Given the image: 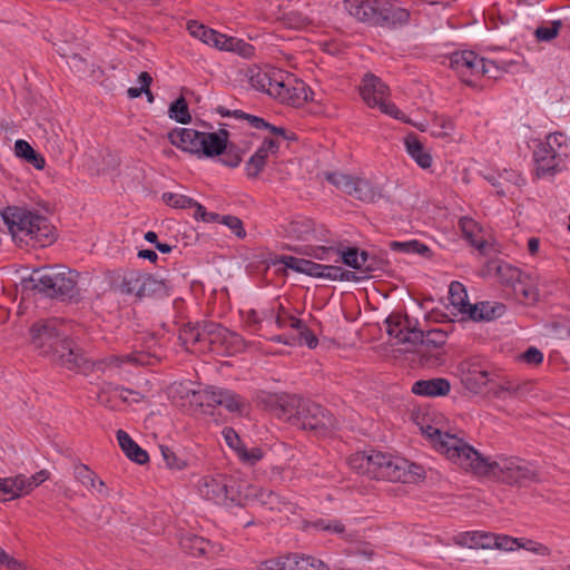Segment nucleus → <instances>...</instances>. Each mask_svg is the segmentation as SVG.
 I'll use <instances>...</instances> for the list:
<instances>
[{"label":"nucleus","instance_id":"1","mask_svg":"<svg viewBox=\"0 0 570 570\" xmlns=\"http://www.w3.org/2000/svg\"><path fill=\"white\" fill-rule=\"evenodd\" d=\"M30 336L35 348L53 363L85 374L92 370L94 363L60 331L56 320H40L33 323Z\"/></svg>","mask_w":570,"mask_h":570},{"label":"nucleus","instance_id":"2","mask_svg":"<svg viewBox=\"0 0 570 570\" xmlns=\"http://www.w3.org/2000/svg\"><path fill=\"white\" fill-rule=\"evenodd\" d=\"M173 146L198 158H213L222 156L220 163L227 167L239 166L244 150L237 145L229 142V132L219 129L217 132H203L193 128H175L167 135Z\"/></svg>","mask_w":570,"mask_h":570},{"label":"nucleus","instance_id":"3","mask_svg":"<svg viewBox=\"0 0 570 570\" xmlns=\"http://www.w3.org/2000/svg\"><path fill=\"white\" fill-rule=\"evenodd\" d=\"M273 399L274 414L298 429L325 433L335 426L333 415L315 402L297 395H282Z\"/></svg>","mask_w":570,"mask_h":570},{"label":"nucleus","instance_id":"4","mask_svg":"<svg viewBox=\"0 0 570 570\" xmlns=\"http://www.w3.org/2000/svg\"><path fill=\"white\" fill-rule=\"evenodd\" d=\"M422 432L429 438L436 451L442 453L453 464L476 475H487L497 465L482 456L463 439L449 432L428 425Z\"/></svg>","mask_w":570,"mask_h":570},{"label":"nucleus","instance_id":"5","mask_svg":"<svg viewBox=\"0 0 570 570\" xmlns=\"http://www.w3.org/2000/svg\"><path fill=\"white\" fill-rule=\"evenodd\" d=\"M13 239L35 247H46L55 240V227L48 219L23 207L9 206L1 212Z\"/></svg>","mask_w":570,"mask_h":570},{"label":"nucleus","instance_id":"6","mask_svg":"<svg viewBox=\"0 0 570 570\" xmlns=\"http://www.w3.org/2000/svg\"><path fill=\"white\" fill-rule=\"evenodd\" d=\"M78 276L76 271L67 267L47 266L33 269L22 285L47 298L72 301L79 296Z\"/></svg>","mask_w":570,"mask_h":570},{"label":"nucleus","instance_id":"7","mask_svg":"<svg viewBox=\"0 0 570 570\" xmlns=\"http://www.w3.org/2000/svg\"><path fill=\"white\" fill-rule=\"evenodd\" d=\"M344 8L356 20L372 26H394L409 20L405 9L395 7L391 0H344Z\"/></svg>","mask_w":570,"mask_h":570},{"label":"nucleus","instance_id":"8","mask_svg":"<svg viewBox=\"0 0 570 570\" xmlns=\"http://www.w3.org/2000/svg\"><path fill=\"white\" fill-rule=\"evenodd\" d=\"M243 482L232 475L210 474L198 481L199 494L208 501L217 504H243Z\"/></svg>","mask_w":570,"mask_h":570},{"label":"nucleus","instance_id":"9","mask_svg":"<svg viewBox=\"0 0 570 570\" xmlns=\"http://www.w3.org/2000/svg\"><path fill=\"white\" fill-rule=\"evenodd\" d=\"M374 460L373 479L376 480L412 483L425 476V470L422 465L411 463L401 456L379 451L374 453Z\"/></svg>","mask_w":570,"mask_h":570},{"label":"nucleus","instance_id":"10","mask_svg":"<svg viewBox=\"0 0 570 570\" xmlns=\"http://www.w3.org/2000/svg\"><path fill=\"white\" fill-rule=\"evenodd\" d=\"M501 298L529 304L538 298L531 277L510 264H501Z\"/></svg>","mask_w":570,"mask_h":570},{"label":"nucleus","instance_id":"11","mask_svg":"<svg viewBox=\"0 0 570 570\" xmlns=\"http://www.w3.org/2000/svg\"><path fill=\"white\" fill-rule=\"evenodd\" d=\"M566 142L567 137L563 134L554 132L537 146L533 157L539 176L554 175L562 169L567 157L566 149H568Z\"/></svg>","mask_w":570,"mask_h":570},{"label":"nucleus","instance_id":"12","mask_svg":"<svg viewBox=\"0 0 570 570\" xmlns=\"http://www.w3.org/2000/svg\"><path fill=\"white\" fill-rule=\"evenodd\" d=\"M293 252L313 257L318 261H333L334 263H343L346 266L362 272V258L363 252L358 250L356 247H347L344 246H314V245H303L291 248Z\"/></svg>","mask_w":570,"mask_h":570},{"label":"nucleus","instance_id":"13","mask_svg":"<svg viewBox=\"0 0 570 570\" xmlns=\"http://www.w3.org/2000/svg\"><path fill=\"white\" fill-rule=\"evenodd\" d=\"M450 67L468 85H472V76L483 75L489 78H497L499 67L495 61L480 58L474 51H456L450 57Z\"/></svg>","mask_w":570,"mask_h":570},{"label":"nucleus","instance_id":"14","mask_svg":"<svg viewBox=\"0 0 570 570\" xmlns=\"http://www.w3.org/2000/svg\"><path fill=\"white\" fill-rule=\"evenodd\" d=\"M326 179L336 188L364 203H374L381 198V189L370 180L343 173H330Z\"/></svg>","mask_w":570,"mask_h":570},{"label":"nucleus","instance_id":"15","mask_svg":"<svg viewBox=\"0 0 570 570\" xmlns=\"http://www.w3.org/2000/svg\"><path fill=\"white\" fill-rule=\"evenodd\" d=\"M309 92L304 81L283 72V77L276 79L271 97L282 104L301 107L309 99Z\"/></svg>","mask_w":570,"mask_h":570},{"label":"nucleus","instance_id":"16","mask_svg":"<svg viewBox=\"0 0 570 570\" xmlns=\"http://www.w3.org/2000/svg\"><path fill=\"white\" fill-rule=\"evenodd\" d=\"M200 330L203 345H208L212 350H215L216 346H224L237 352L243 347V338L218 323L203 322Z\"/></svg>","mask_w":570,"mask_h":570},{"label":"nucleus","instance_id":"17","mask_svg":"<svg viewBox=\"0 0 570 570\" xmlns=\"http://www.w3.org/2000/svg\"><path fill=\"white\" fill-rule=\"evenodd\" d=\"M537 480V474L529 465L518 458L501 459V483L523 487Z\"/></svg>","mask_w":570,"mask_h":570},{"label":"nucleus","instance_id":"18","mask_svg":"<svg viewBox=\"0 0 570 570\" xmlns=\"http://www.w3.org/2000/svg\"><path fill=\"white\" fill-rule=\"evenodd\" d=\"M202 403L208 406H223L229 412H242L246 401L230 390L207 387L202 392Z\"/></svg>","mask_w":570,"mask_h":570},{"label":"nucleus","instance_id":"19","mask_svg":"<svg viewBox=\"0 0 570 570\" xmlns=\"http://www.w3.org/2000/svg\"><path fill=\"white\" fill-rule=\"evenodd\" d=\"M385 323L387 334L395 337L399 343L413 345L417 337H422V330L416 328V321L413 322L407 315L392 314Z\"/></svg>","mask_w":570,"mask_h":570},{"label":"nucleus","instance_id":"20","mask_svg":"<svg viewBox=\"0 0 570 570\" xmlns=\"http://www.w3.org/2000/svg\"><path fill=\"white\" fill-rule=\"evenodd\" d=\"M521 549L541 557H550L552 554V550L544 543L532 539L501 534V554L518 553Z\"/></svg>","mask_w":570,"mask_h":570},{"label":"nucleus","instance_id":"21","mask_svg":"<svg viewBox=\"0 0 570 570\" xmlns=\"http://www.w3.org/2000/svg\"><path fill=\"white\" fill-rule=\"evenodd\" d=\"M456 546L469 549H495L499 548V535L485 531H466L454 535Z\"/></svg>","mask_w":570,"mask_h":570},{"label":"nucleus","instance_id":"22","mask_svg":"<svg viewBox=\"0 0 570 570\" xmlns=\"http://www.w3.org/2000/svg\"><path fill=\"white\" fill-rule=\"evenodd\" d=\"M389 92L387 86L375 75L365 73L360 87V94L368 107H376Z\"/></svg>","mask_w":570,"mask_h":570},{"label":"nucleus","instance_id":"23","mask_svg":"<svg viewBox=\"0 0 570 570\" xmlns=\"http://www.w3.org/2000/svg\"><path fill=\"white\" fill-rule=\"evenodd\" d=\"M179 544L187 554L193 557L204 556L212 558L219 552V547L217 544H214L205 538L194 533H186L181 535Z\"/></svg>","mask_w":570,"mask_h":570},{"label":"nucleus","instance_id":"24","mask_svg":"<svg viewBox=\"0 0 570 570\" xmlns=\"http://www.w3.org/2000/svg\"><path fill=\"white\" fill-rule=\"evenodd\" d=\"M495 376V370H489L481 364H474L464 373L462 382L471 392L480 393Z\"/></svg>","mask_w":570,"mask_h":570},{"label":"nucleus","instance_id":"25","mask_svg":"<svg viewBox=\"0 0 570 570\" xmlns=\"http://www.w3.org/2000/svg\"><path fill=\"white\" fill-rule=\"evenodd\" d=\"M451 384L444 377H434L430 380H419L412 385V393L421 396H444L449 394Z\"/></svg>","mask_w":570,"mask_h":570},{"label":"nucleus","instance_id":"26","mask_svg":"<svg viewBox=\"0 0 570 570\" xmlns=\"http://www.w3.org/2000/svg\"><path fill=\"white\" fill-rule=\"evenodd\" d=\"M283 77V71L279 69H250L249 70V83L253 88L272 96V89L276 82V79Z\"/></svg>","mask_w":570,"mask_h":570},{"label":"nucleus","instance_id":"27","mask_svg":"<svg viewBox=\"0 0 570 570\" xmlns=\"http://www.w3.org/2000/svg\"><path fill=\"white\" fill-rule=\"evenodd\" d=\"M286 233L289 237L303 242H312L318 239L316 236L315 224L309 218H296L288 223Z\"/></svg>","mask_w":570,"mask_h":570},{"label":"nucleus","instance_id":"28","mask_svg":"<svg viewBox=\"0 0 570 570\" xmlns=\"http://www.w3.org/2000/svg\"><path fill=\"white\" fill-rule=\"evenodd\" d=\"M73 476L87 490L96 491L100 494H107L105 491V482L100 480L88 465L82 463L76 464L73 468Z\"/></svg>","mask_w":570,"mask_h":570},{"label":"nucleus","instance_id":"29","mask_svg":"<svg viewBox=\"0 0 570 570\" xmlns=\"http://www.w3.org/2000/svg\"><path fill=\"white\" fill-rule=\"evenodd\" d=\"M117 440L119 446L121 448V450L129 460L138 464H144L148 462V453L144 449H141L127 432L118 430Z\"/></svg>","mask_w":570,"mask_h":570},{"label":"nucleus","instance_id":"30","mask_svg":"<svg viewBox=\"0 0 570 570\" xmlns=\"http://www.w3.org/2000/svg\"><path fill=\"white\" fill-rule=\"evenodd\" d=\"M279 263H282L285 267H287L294 272L306 274L312 277L318 278L320 275H322V273H321V269H323L322 264L312 262L309 259L283 255L279 258Z\"/></svg>","mask_w":570,"mask_h":570},{"label":"nucleus","instance_id":"31","mask_svg":"<svg viewBox=\"0 0 570 570\" xmlns=\"http://www.w3.org/2000/svg\"><path fill=\"white\" fill-rule=\"evenodd\" d=\"M404 145L407 154L423 169H428L432 165V156L425 150L419 138L411 134L404 138Z\"/></svg>","mask_w":570,"mask_h":570},{"label":"nucleus","instance_id":"32","mask_svg":"<svg viewBox=\"0 0 570 570\" xmlns=\"http://www.w3.org/2000/svg\"><path fill=\"white\" fill-rule=\"evenodd\" d=\"M374 453H376V451H371L368 453L356 452L348 456L347 463L356 473L373 479V468L375 465Z\"/></svg>","mask_w":570,"mask_h":570},{"label":"nucleus","instance_id":"33","mask_svg":"<svg viewBox=\"0 0 570 570\" xmlns=\"http://www.w3.org/2000/svg\"><path fill=\"white\" fill-rule=\"evenodd\" d=\"M24 493V475L0 479V501H10Z\"/></svg>","mask_w":570,"mask_h":570},{"label":"nucleus","instance_id":"34","mask_svg":"<svg viewBox=\"0 0 570 570\" xmlns=\"http://www.w3.org/2000/svg\"><path fill=\"white\" fill-rule=\"evenodd\" d=\"M362 264L361 274H363L365 278L381 277L382 273L389 267L387 259L376 255H370L365 250L363 252Z\"/></svg>","mask_w":570,"mask_h":570},{"label":"nucleus","instance_id":"35","mask_svg":"<svg viewBox=\"0 0 570 570\" xmlns=\"http://www.w3.org/2000/svg\"><path fill=\"white\" fill-rule=\"evenodd\" d=\"M304 557L288 556L263 562L257 570H305Z\"/></svg>","mask_w":570,"mask_h":570},{"label":"nucleus","instance_id":"36","mask_svg":"<svg viewBox=\"0 0 570 570\" xmlns=\"http://www.w3.org/2000/svg\"><path fill=\"white\" fill-rule=\"evenodd\" d=\"M448 341V332L441 328H433L429 331L422 330V337H417L413 345H422L428 352L440 350Z\"/></svg>","mask_w":570,"mask_h":570},{"label":"nucleus","instance_id":"37","mask_svg":"<svg viewBox=\"0 0 570 570\" xmlns=\"http://www.w3.org/2000/svg\"><path fill=\"white\" fill-rule=\"evenodd\" d=\"M308 527L316 531L342 534L343 538L348 542H352L355 540V534L354 533H345V525L343 524L342 521L336 520V519L320 518V519H316V520L309 522Z\"/></svg>","mask_w":570,"mask_h":570},{"label":"nucleus","instance_id":"38","mask_svg":"<svg viewBox=\"0 0 570 570\" xmlns=\"http://www.w3.org/2000/svg\"><path fill=\"white\" fill-rule=\"evenodd\" d=\"M200 323L184 325L179 331V341L187 351H195L198 344L203 345Z\"/></svg>","mask_w":570,"mask_h":570},{"label":"nucleus","instance_id":"39","mask_svg":"<svg viewBox=\"0 0 570 570\" xmlns=\"http://www.w3.org/2000/svg\"><path fill=\"white\" fill-rule=\"evenodd\" d=\"M144 276L145 273H140L138 271H130L126 273L120 284L121 293L135 295L137 298L141 299Z\"/></svg>","mask_w":570,"mask_h":570},{"label":"nucleus","instance_id":"40","mask_svg":"<svg viewBox=\"0 0 570 570\" xmlns=\"http://www.w3.org/2000/svg\"><path fill=\"white\" fill-rule=\"evenodd\" d=\"M169 286L165 279H158L150 274H145L142 281L141 299L155 296L168 295Z\"/></svg>","mask_w":570,"mask_h":570},{"label":"nucleus","instance_id":"41","mask_svg":"<svg viewBox=\"0 0 570 570\" xmlns=\"http://www.w3.org/2000/svg\"><path fill=\"white\" fill-rule=\"evenodd\" d=\"M14 151L18 157L26 159L37 169H42L46 165L45 158L40 156L26 140H17L14 144Z\"/></svg>","mask_w":570,"mask_h":570},{"label":"nucleus","instance_id":"42","mask_svg":"<svg viewBox=\"0 0 570 570\" xmlns=\"http://www.w3.org/2000/svg\"><path fill=\"white\" fill-rule=\"evenodd\" d=\"M273 493L274 492L271 490L257 488L243 482V497L245 498L242 505H247L252 502L266 508L267 501H269Z\"/></svg>","mask_w":570,"mask_h":570},{"label":"nucleus","instance_id":"43","mask_svg":"<svg viewBox=\"0 0 570 570\" xmlns=\"http://www.w3.org/2000/svg\"><path fill=\"white\" fill-rule=\"evenodd\" d=\"M449 299L460 313L465 314V309L470 303L468 302L466 291L460 282H452L450 284Z\"/></svg>","mask_w":570,"mask_h":570},{"label":"nucleus","instance_id":"44","mask_svg":"<svg viewBox=\"0 0 570 570\" xmlns=\"http://www.w3.org/2000/svg\"><path fill=\"white\" fill-rule=\"evenodd\" d=\"M465 314L473 321H490L494 318L495 307L489 302H480L474 305L469 304Z\"/></svg>","mask_w":570,"mask_h":570},{"label":"nucleus","instance_id":"45","mask_svg":"<svg viewBox=\"0 0 570 570\" xmlns=\"http://www.w3.org/2000/svg\"><path fill=\"white\" fill-rule=\"evenodd\" d=\"M459 227L461 228L463 236L471 243V245L476 247L481 253H484L485 247L488 246L487 242L474 239V233L478 229V224L475 220L469 217H462L459 220Z\"/></svg>","mask_w":570,"mask_h":570},{"label":"nucleus","instance_id":"46","mask_svg":"<svg viewBox=\"0 0 570 570\" xmlns=\"http://www.w3.org/2000/svg\"><path fill=\"white\" fill-rule=\"evenodd\" d=\"M168 114L171 119L179 124L186 125L191 121L188 104L184 97H179L170 104Z\"/></svg>","mask_w":570,"mask_h":570},{"label":"nucleus","instance_id":"47","mask_svg":"<svg viewBox=\"0 0 570 570\" xmlns=\"http://www.w3.org/2000/svg\"><path fill=\"white\" fill-rule=\"evenodd\" d=\"M267 155L265 154V149H257L255 154L248 159L246 163V173L249 178H257L258 175L263 171Z\"/></svg>","mask_w":570,"mask_h":570},{"label":"nucleus","instance_id":"48","mask_svg":"<svg viewBox=\"0 0 570 570\" xmlns=\"http://www.w3.org/2000/svg\"><path fill=\"white\" fill-rule=\"evenodd\" d=\"M389 247L394 252L414 253L420 255H426L430 253V248L419 240L409 242H391Z\"/></svg>","mask_w":570,"mask_h":570},{"label":"nucleus","instance_id":"49","mask_svg":"<svg viewBox=\"0 0 570 570\" xmlns=\"http://www.w3.org/2000/svg\"><path fill=\"white\" fill-rule=\"evenodd\" d=\"M163 200L166 205L173 207V208H191L194 204V199L176 193H164L163 194Z\"/></svg>","mask_w":570,"mask_h":570},{"label":"nucleus","instance_id":"50","mask_svg":"<svg viewBox=\"0 0 570 570\" xmlns=\"http://www.w3.org/2000/svg\"><path fill=\"white\" fill-rule=\"evenodd\" d=\"M237 455L242 462L254 465L263 459V451L261 448L254 446L247 449L244 444L237 448Z\"/></svg>","mask_w":570,"mask_h":570},{"label":"nucleus","instance_id":"51","mask_svg":"<svg viewBox=\"0 0 570 570\" xmlns=\"http://www.w3.org/2000/svg\"><path fill=\"white\" fill-rule=\"evenodd\" d=\"M561 28L562 22L556 20L552 22L551 27H538L534 31V36L539 41H551L559 35Z\"/></svg>","mask_w":570,"mask_h":570},{"label":"nucleus","instance_id":"52","mask_svg":"<svg viewBox=\"0 0 570 570\" xmlns=\"http://www.w3.org/2000/svg\"><path fill=\"white\" fill-rule=\"evenodd\" d=\"M266 508L271 511L294 512L295 504L274 492Z\"/></svg>","mask_w":570,"mask_h":570},{"label":"nucleus","instance_id":"53","mask_svg":"<svg viewBox=\"0 0 570 570\" xmlns=\"http://www.w3.org/2000/svg\"><path fill=\"white\" fill-rule=\"evenodd\" d=\"M523 557L518 553L501 554V570H523Z\"/></svg>","mask_w":570,"mask_h":570},{"label":"nucleus","instance_id":"54","mask_svg":"<svg viewBox=\"0 0 570 570\" xmlns=\"http://www.w3.org/2000/svg\"><path fill=\"white\" fill-rule=\"evenodd\" d=\"M161 455L166 462L167 468L171 470H183L186 468V462L179 459L175 452L167 446H160Z\"/></svg>","mask_w":570,"mask_h":570},{"label":"nucleus","instance_id":"55","mask_svg":"<svg viewBox=\"0 0 570 570\" xmlns=\"http://www.w3.org/2000/svg\"><path fill=\"white\" fill-rule=\"evenodd\" d=\"M220 223L226 225L237 237H245L246 232L243 222L238 217L232 215L222 216Z\"/></svg>","mask_w":570,"mask_h":570},{"label":"nucleus","instance_id":"56","mask_svg":"<svg viewBox=\"0 0 570 570\" xmlns=\"http://www.w3.org/2000/svg\"><path fill=\"white\" fill-rule=\"evenodd\" d=\"M275 321L278 327H291L295 330H301V327H303V322L299 318H296L285 312L278 313L275 316Z\"/></svg>","mask_w":570,"mask_h":570},{"label":"nucleus","instance_id":"57","mask_svg":"<svg viewBox=\"0 0 570 570\" xmlns=\"http://www.w3.org/2000/svg\"><path fill=\"white\" fill-rule=\"evenodd\" d=\"M242 314H243V320H244L245 324L248 327H253L254 330L258 328L259 324L262 323L264 317H266L267 315L269 317H273L272 311L264 313V316H259L258 312L255 309H248L246 312H242Z\"/></svg>","mask_w":570,"mask_h":570},{"label":"nucleus","instance_id":"58","mask_svg":"<svg viewBox=\"0 0 570 570\" xmlns=\"http://www.w3.org/2000/svg\"><path fill=\"white\" fill-rule=\"evenodd\" d=\"M518 360L529 365H539L543 362V354L539 348L531 346L525 352L521 353Z\"/></svg>","mask_w":570,"mask_h":570},{"label":"nucleus","instance_id":"59","mask_svg":"<svg viewBox=\"0 0 570 570\" xmlns=\"http://www.w3.org/2000/svg\"><path fill=\"white\" fill-rule=\"evenodd\" d=\"M50 473L47 470H41L30 478L24 476V493L31 492L35 488L49 479Z\"/></svg>","mask_w":570,"mask_h":570},{"label":"nucleus","instance_id":"60","mask_svg":"<svg viewBox=\"0 0 570 570\" xmlns=\"http://www.w3.org/2000/svg\"><path fill=\"white\" fill-rule=\"evenodd\" d=\"M376 107H379L382 112L392 116L395 119H401L403 117V112L394 104L386 102V98L382 99Z\"/></svg>","mask_w":570,"mask_h":570},{"label":"nucleus","instance_id":"61","mask_svg":"<svg viewBox=\"0 0 570 570\" xmlns=\"http://www.w3.org/2000/svg\"><path fill=\"white\" fill-rule=\"evenodd\" d=\"M223 435L228 446L237 453V448L243 444L238 434L232 428H225L223 430Z\"/></svg>","mask_w":570,"mask_h":570},{"label":"nucleus","instance_id":"62","mask_svg":"<svg viewBox=\"0 0 570 570\" xmlns=\"http://www.w3.org/2000/svg\"><path fill=\"white\" fill-rule=\"evenodd\" d=\"M254 50L255 49L252 45L242 39H237L233 52H236L244 58H249L254 55Z\"/></svg>","mask_w":570,"mask_h":570},{"label":"nucleus","instance_id":"63","mask_svg":"<svg viewBox=\"0 0 570 570\" xmlns=\"http://www.w3.org/2000/svg\"><path fill=\"white\" fill-rule=\"evenodd\" d=\"M220 39H223V33H220L214 29L207 28L206 32L200 38V41H203L206 45L217 48Z\"/></svg>","mask_w":570,"mask_h":570},{"label":"nucleus","instance_id":"64","mask_svg":"<svg viewBox=\"0 0 570 570\" xmlns=\"http://www.w3.org/2000/svg\"><path fill=\"white\" fill-rule=\"evenodd\" d=\"M304 566L305 570H328L322 560L311 556L304 557Z\"/></svg>","mask_w":570,"mask_h":570}]
</instances>
